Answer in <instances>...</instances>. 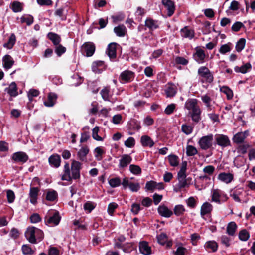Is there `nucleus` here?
<instances>
[{
    "label": "nucleus",
    "mask_w": 255,
    "mask_h": 255,
    "mask_svg": "<svg viewBox=\"0 0 255 255\" xmlns=\"http://www.w3.org/2000/svg\"><path fill=\"white\" fill-rule=\"evenodd\" d=\"M24 234L26 239L31 244H37L42 241L44 237L42 230L34 226L28 227Z\"/></svg>",
    "instance_id": "1"
},
{
    "label": "nucleus",
    "mask_w": 255,
    "mask_h": 255,
    "mask_svg": "<svg viewBox=\"0 0 255 255\" xmlns=\"http://www.w3.org/2000/svg\"><path fill=\"white\" fill-rule=\"evenodd\" d=\"M59 213L56 210H49L44 217L45 224L49 226H57L61 220Z\"/></svg>",
    "instance_id": "2"
},
{
    "label": "nucleus",
    "mask_w": 255,
    "mask_h": 255,
    "mask_svg": "<svg viewBox=\"0 0 255 255\" xmlns=\"http://www.w3.org/2000/svg\"><path fill=\"white\" fill-rule=\"evenodd\" d=\"M213 140V135L209 134L200 138L198 142V144L201 149L206 150L212 147Z\"/></svg>",
    "instance_id": "3"
},
{
    "label": "nucleus",
    "mask_w": 255,
    "mask_h": 255,
    "mask_svg": "<svg viewBox=\"0 0 255 255\" xmlns=\"http://www.w3.org/2000/svg\"><path fill=\"white\" fill-rule=\"evenodd\" d=\"M198 74L203 78L207 83H211L214 80L213 74L206 66L200 67L198 70Z\"/></svg>",
    "instance_id": "4"
},
{
    "label": "nucleus",
    "mask_w": 255,
    "mask_h": 255,
    "mask_svg": "<svg viewBox=\"0 0 255 255\" xmlns=\"http://www.w3.org/2000/svg\"><path fill=\"white\" fill-rule=\"evenodd\" d=\"M215 144L224 148L231 145L230 140L227 135L224 134H216L215 136Z\"/></svg>",
    "instance_id": "5"
},
{
    "label": "nucleus",
    "mask_w": 255,
    "mask_h": 255,
    "mask_svg": "<svg viewBox=\"0 0 255 255\" xmlns=\"http://www.w3.org/2000/svg\"><path fill=\"white\" fill-rule=\"evenodd\" d=\"M11 158L13 163L24 164L28 160L29 157L25 152L18 151L13 153Z\"/></svg>",
    "instance_id": "6"
},
{
    "label": "nucleus",
    "mask_w": 255,
    "mask_h": 255,
    "mask_svg": "<svg viewBox=\"0 0 255 255\" xmlns=\"http://www.w3.org/2000/svg\"><path fill=\"white\" fill-rule=\"evenodd\" d=\"M135 76L134 72L126 70L121 73L119 80L122 83H128L132 82L134 80Z\"/></svg>",
    "instance_id": "7"
},
{
    "label": "nucleus",
    "mask_w": 255,
    "mask_h": 255,
    "mask_svg": "<svg viewBox=\"0 0 255 255\" xmlns=\"http://www.w3.org/2000/svg\"><path fill=\"white\" fill-rule=\"evenodd\" d=\"M81 163L77 161L73 160L71 163V174L72 179L77 180L80 178V169Z\"/></svg>",
    "instance_id": "8"
},
{
    "label": "nucleus",
    "mask_w": 255,
    "mask_h": 255,
    "mask_svg": "<svg viewBox=\"0 0 255 255\" xmlns=\"http://www.w3.org/2000/svg\"><path fill=\"white\" fill-rule=\"evenodd\" d=\"M82 49L87 57L92 56L95 51V44L91 42H85L82 46Z\"/></svg>",
    "instance_id": "9"
},
{
    "label": "nucleus",
    "mask_w": 255,
    "mask_h": 255,
    "mask_svg": "<svg viewBox=\"0 0 255 255\" xmlns=\"http://www.w3.org/2000/svg\"><path fill=\"white\" fill-rule=\"evenodd\" d=\"M162 3L167 11V15L171 17L175 10V3L172 0H162Z\"/></svg>",
    "instance_id": "10"
},
{
    "label": "nucleus",
    "mask_w": 255,
    "mask_h": 255,
    "mask_svg": "<svg viewBox=\"0 0 255 255\" xmlns=\"http://www.w3.org/2000/svg\"><path fill=\"white\" fill-rule=\"evenodd\" d=\"M117 43H111L107 47L106 53L112 61H115L117 57Z\"/></svg>",
    "instance_id": "11"
},
{
    "label": "nucleus",
    "mask_w": 255,
    "mask_h": 255,
    "mask_svg": "<svg viewBox=\"0 0 255 255\" xmlns=\"http://www.w3.org/2000/svg\"><path fill=\"white\" fill-rule=\"evenodd\" d=\"M128 129L133 131L130 132L129 134L132 135L134 133L135 131H138L141 128L140 123L135 119H131L128 123L127 125Z\"/></svg>",
    "instance_id": "12"
},
{
    "label": "nucleus",
    "mask_w": 255,
    "mask_h": 255,
    "mask_svg": "<svg viewBox=\"0 0 255 255\" xmlns=\"http://www.w3.org/2000/svg\"><path fill=\"white\" fill-rule=\"evenodd\" d=\"M139 250L140 252L145 255L151 254V248L147 241H141L139 243Z\"/></svg>",
    "instance_id": "13"
},
{
    "label": "nucleus",
    "mask_w": 255,
    "mask_h": 255,
    "mask_svg": "<svg viewBox=\"0 0 255 255\" xmlns=\"http://www.w3.org/2000/svg\"><path fill=\"white\" fill-rule=\"evenodd\" d=\"M157 211L160 215L165 218L170 217L173 214V211L164 205L159 206Z\"/></svg>",
    "instance_id": "14"
},
{
    "label": "nucleus",
    "mask_w": 255,
    "mask_h": 255,
    "mask_svg": "<svg viewBox=\"0 0 255 255\" xmlns=\"http://www.w3.org/2000/svg\"><path fill=\"white\" fill-rule=\"evenodd\" d=\"M165 92L167 97H173L177 93V87L173 83L168 82L165 86Z\"/></svg>",
    "instance_id": "15"
},
{
    "label": "nucleus",
    "mask_w": 255,
    "mask_h": 255,
    "mask_svg": "<svg viewBox=\"0 0 255 255\" xmlns=\"http://www.w3.org/2000/svg\"><path fill=\"white\" fill-rule=\"evenodd\" d=\"M3 67L5 70L10 69L14 64L13 58L8 54L4 55L2 58Z\"/></svg>",
    "instance_id": "16"
},
{
    "label": "nucleus",
    "mask_w": 255,
    "mask_h": 255,
    "mask_svg": "<svg viewBox=\"0 0 255 255\" xmlns=\"http://www.w3.org/2000/svg\"><path fill=\"white\" fill-rule=\"evenodd\" d=\"M145 26L148 28L150 32H152L159 28L158 21L148 17L145 21Z\"/></svg>",
    "instance_id": "17"
},
{
    "label": "nucleus",
    "mask_w": 255,
    "mask_h": 255,
    "mask_svg": "<svg viewBox=\"0 0 255 255\" xmlns=\"http://www.w3.org/2000/svg\"><path fill=\"white\" fill-rule=\"evenodd\" d=\"M48 162L51 166L58 168L60 166L61 157L57 154H52L49 157Z\"/></svg>",
    "instance_id": "18"
},
{
    "label": "nucleus",
    "mask_w": 255,
    "mask_h": 255,
    "mask_svg": "<svg viewBox=\"0 0 255 255\" xmlns=\"http://www.w3.org/2000/svg\"><path fill=\"white\" fill-rule=\"evenodd\" d=\"M132 161V157L128 154H123L119 161V167L124 168L128 166V165Z\"/></svg>",
    "instance_id": "19"
},
{
    "label": "nucleus",
    "mask_w": 255,
    "mask_h": 255,
    "mask_svg": "<svg viewBox=\"0 0 255 255\" xmlns=\"http://www.w3.org/2000/svg\"><path fill=\"white\" fill-rule=\"evenodd\" d=\"M201 110L199 107L193 109L189 112L192 120L195 123H198L201 119Z\"/></svg>",
    "instance_id": "20"
},
{
    "label": "nucleus",
    "mask_w": 255,
    "mask_h": 255,
    "mask_svg": "<svg viewBox=\"0 0 255 255\" xmlns=\"http://www.w3.org/2000/svg\"><path fill=\"white\" fill-rule=\"evenodd\" d=\"M205 250L208 252H216L218 248V243L214 241H209L205 243L204 246Z\"/></svg>",
    "instance_id": "21"
},
{
    "label": "nucleus",
    "mask_w": 255,
    "mask_h": 255,
    "mask_svg": "<svg viewBox=\"0 0 255 255\" xmlns=\"http://www.w3.org/2000/svg\"><path fill=\"white\" fill-rule=\"evenodd\" d=\"M17 87L15 82H12L9 86L4 90L11 97H15L18 94Z\"/></svg>",
    "instance_id": "22"
},
{
    "label": "nucleus",
    "mask_w": 255,
    "mask_h": 255,
    "mask_svg": "<svg viewBox=\"0 0 255 255\" xmlns=\"http://www.w3.org/2000/svg\"><path fill=\"white\" fill-rule=\"evenodd\" d=\"M105 63L103 61H97L93 62L92 70L95 73H100L105 68Z\"/></svg>",
    "instance_id": "23"
},
{
    "label": "nucleus",
    "mask_w": 255,
    "mask_h": 255,
    "mask_svg": "<svg viewBox=\"0 0 255 255\" xmlns=\"http://www.w3.org/2000/svg\"><path fill=\"white\" fill-rule=\"evenodd\" d=\"M234 175L230 173L222 172L218 175V179L227 184L230 183L233 180Z\"/></svg>",
    "instance_id": "24"
},
{
    "label": "nucleus",
    "mask_w": 255,
    "mask_h": 255,
    "mask_svg": "<svg viewBox=\"0 0 255 255\" xmlns=\"http://www.w3.org/2000/svg\"><path fill=\"white\" fill-rule=\"evenodd\" d=\"M61 180L63 181L66 180L72 182V178L70 175V170L69 168V164L66 162L64 166V174L62 176Z\"/></svg>",
    "instance_id": "25"
},
{
    "label": "nucleus",
    "mask_w": 255,
    "mask_h": 255,
    "mask_svg": "<svg viewBox=\"0 0 255 255\" xmlns=\"http://www.w3.org/2000/svg\"><path fill=\"white\" fill-rule=\"evenodd\" d=\"M196 53L194 54L195 59L199 63H202L206 57L204 51L201 48H196Z\"/></svg>",
    "instance_id": "26"
},
{
    "label": "nucleus",
    "mask_w": 255,
    "mask_h": 255,
    "mask_svg": "<svg viewBox=\"0 0 255 255\" xmlns=\"http://www.w3.org/2000/svg\"><path fill=\"white\" fill-rule=\"evenodd\" d=\"M212 205L210 203L207 202L204 203L201 207V216L203 217L205 215L210 213L212 211Z\"/></svg>",
    "instance_id": "27"
},
{
    "label": "nucleus",
    "mask_w": 255,
    "mask_h": 255,
    "mask_svg": "<svg viewBox=\"0 0 255 255\" xmlns=\"http://www.w3.org/2000/svg\"><path fill=\"white\" fill-rule=\"evenodd\" d=\"M89 152V148L87 146H83L77 153V156L79 159L81 161H86V156Z\"/></svg>",
    "instance_id": "28"
},
{
    "label": "nucleus",
    "mask_w": 255,
    "mask_h": 255,
    "mask_svg": "<svg viewBox=\"0 0 255 255\" xmlns=\"http://www.w3.org/2000/svg\"><path fill=\"white\" fill-rule=\"evenodd\" d=\"M141 143L143 147H152L154 145V142L148 135H143L141 137Z\"/></svg>",
    "instance_id": "29"
},
{
    "label": "nucleus",
    "mask_w": 255,
    "mask_h": 255,
    "mask_svg": "<svg viewBox=\"0 0 255 255\" xmlns=\"http://www.w3.org/2000/svg\"><path fill=\"white\" fill-rule=\"evenodd\" d=\"M57 98V96L54 93H50L48 95L47 101L44 102V104L46 107H52L55 104V102Z\"/></svg>",
    "instance_id": "30"
},
{
    "label": "nucleus",
    "mask_w": 255,
    "mask_h": 255,
    "mask_svg": "<svg viewBox=\"0 0 255 255\" xmlns=\"http://www.w3.org/2000/svg\"><path fill=\"white\" fill-rule=\"evenodd\" d=\"M252 69V65L250 63H247L241 67L235 66L234 68V70L237 73H241L243 74L246 73L248 71Z\"/></svg>",
    "instance_id": "31"
},
{
    "label": "nucleus",
    "mask_w": 255,
    "mask_h": 255,
    "mask_svg": "<svg viewBox=\"0 0 255 255\" xmlns=\"http://www.w3.org/2000/svg\"><path fill=\"white\" fill-rule=\"evenodd\" d=\"M47 37L55 46L58 45L61 40V38L59 35L51 32L48 33Z\"/></svg>",
    "instance_id": "32"
},
{
    "label": "nucleus",
    "mask_w": 255,
    "mask_h": 255,
    "mask_svg": "<svg viewBox=\"0 0 255 255\" xmlns=\"http://www.w3.org/2000/svg\"><path fill=\"white\" fill-rule=\"evenodd\" d=\"M181 36L184 38L192 39L194 37V32L193 30H190L187 26H185L180 30Z\"/></svg>",
    "instance_id": "33"
},
{
    "label": "nucleus",
    "mask_w": 255,
    "mask_h": 255,
    "mask_svg": "<svg viewBox=\"0 0 255 255\" xmlns=\"http://www.w3.org/2000/svg\"><path fill=\"white\" fill-rule=\"evenodd\" d=\"M185 108L188 110L192 111L193 109L199 107L197 104V100L196 99H188L185 104Z\"/></svg>",
    "instance_id": "34"
},
{
    "label": "nucleus",
    "mask_w": 255,
    "mask_h": 255,
    "mask_svg": "<svg viewBox=\"0 0 255 255\" xmlns=\"http://www.w3.org/2000/svg\"><path fill=\"white\" fill-rule=\"evenodd\" d=\"M114 32L117 36L119 37H124L127 32V29L124 25L121 24L115 27Z\"/></svg>",
    "instance_id": "35"
},
{
    "label": "nucleus",
    "mask_w": 255,
    "mask_h": 255,
    "mask_svg": "<svg viewBox=\"0 0 255 255\" xmlns=\"http://www.w3.org/2000/svg\"><path fill=\"white\" fill-rule=\"evenodd\" d=\"M192 180V178L190 177H188L186 179L179 180V183L177 185V187H175L174 188V191L176 192L179 191L181 189L185 187H188L189 185V183H188V179Z\"/></svg>",
    "instance_id": "36"
},
{
    "label": "nucleus",
    "mask_w": 255,
    "mask_h": 255,
    "mask_svg": "<svg viewBox=\"0 0 255 255\" xmlns=\"http://www.w3.org/2000/svg\"><path fill=\"white\" fill-rule=\"evenodd\" d=\"M237 229V225L235 222H230L228 223L227 229L226 233L230 236H233L235 235V232Z\"/></svg>",
    "instance_id": "37"
},
{
    "label": "nucleus",
    "mask_w": 255,
    "mask_h": 255,
    "mask_svg": "<svg viewBox=\"0 0 255 255\" xmlns=\"http://www.w3.org/2000/svg\"><path fill=\"white\" fill-rule=\"evenodd\" d=\"M58 198V193L57 192L54 190H48L47 191L46 193L45 199L46 200L53 202L56 200Z\"/></svg>",
    "instance_id": "38"
},
{
    "label": "nucleus",
    "mask_w": 255,
    "mask_h": 255,
    "mask_svg": "<svg viewBox=\"0 0 255 255\" xmlns=\"http://www.w3.org/2000/svg\"><path fill=\"white\" fill-rule=\"evenodd\" d=\"M110 86L104 87L100 92V94L104 101H110Z\"/></svg>",
    "instance_id": "39"
},
{
    "label": "nucleus",
    "mask_w": 255,
    "mask_h": 255,
    "mask_svg": "<svg viewBox=\"0 0 255 255\" xmlns=\"http://www.w3.org/2000/svg\"><path fill=\"white\" fill-rule=\"evenodd\" d=\"M167 157L171 166L176 167L179 165V158L178 156L174 154H170Z\"/></svg>",
    "instance_id": "40"
},
{
    "label": "nucleus",
    "mask_w": 255,
    "mask_h": 255,
    "mask_svg": "<svg viewBox=\"0 0 255 255\" xmlns=\"http://www.w3.org/2000/svg\"><path fill=\"white\" fill-rule=\"evenodd\" d=\"M186 209L184 206L181 204L176 205L173 209V213L177 216H180L184 215Z\"/></svg>",
    "instance_id": "41"
},
{
    "label": "nucleus",
    "mask_w": 255,
    "mask_h": 255,
    "mask_svg": "<svg viewBox=\"0 0 255 255\" xmlns=\"http://www.w3.org/2000/svg\"><path fill=\"white\" fill-rule=\"evenodd\" d=\"M10 8L15 13L21 12L23 10L22 3L18 1H13L11 4Z\"/></svg>",
    "instance_id": "42"
},
{
    "label": "nucleus",
    "mask_w": 255,
    "mask_h": 255,
    "mask_svg": "<svg viewBox=\"0 0 255 255\" xmlns=\"http://www.w3.org/2000/svg\"><path fill=\"white\" fill-rule=\"evenodd\" d=\"M16 42V37L14 34H11L8 41L3 44V47L9 49L12 48Z\"/></svg>",
    "instance_id": "43"
},
{
    "label": "nucleus",
    "mask_w": 255,
    "mask_h": 255,
    "mask_svg": "<svg viewBox=\"0 0 255 255\" xmlns=\"http://www.w3.org/2000/svg\"><path fill=\"white\" fill-rule=\"evenodd\" d=\"M245 138L244 133H242V132H238L234 135L233 141L236 144H240L243 143Z\"/></svg>",
    "instance_id": "44"
},
{
    "label": "nucleus",
    "mask_w": 255,
    "mask_h": 255,
    "mask_svg": "<svg viewBox=\"0 0 255 255\" xmlns=\"http://www.w3.org/2000/svg\"><path fill=\"white\" fill-rule=\"evenodd\" d=\"M20 19L22 23H26L28 26L31 25L34 22L33 17L29 14L23 15Z\"/></svg>",
    "instance_id": "45"
},
{
    "label": "nucleus",
    "mask_w": 255,
    "mask_h": 255,
    "mask_svg": "<svg viewBox=\"0 0 255 255\" xmlns=\"http://www.w3.org/2000/svg\"><path fill=\"white\" fill-rule=\"evenodd\" d=\"M220 91L226 94L228 100L233 98V93L232 90L227 86H222L220 88Z\"/></svg>",
    "instance_id": "46"
},
{
    "label": "nucleus",
    "mask_w": 255,
    "mask_h": 255,
    "mask_svg": "<svg viewBox=\"0 0 255 255\" xmlns=\"http://www.w3.org/2000/svg\"><path fill=\"white\" fill-rule=\"evenodd\" d=\"M239 239L243 241H247L250 238V234L246 229H242L239 233Z\"/></svg>",
    "instance_id": "47"
},
{
    "label": "nucleus",
    "mask_w": 255,
    "mask_h": 255,
    "mask_svg": "<svg viewBox=\"0 0 255 255\" xmlns=\"http://www.w3.org/2000/svg\"><path fill=\"white\" fill-rule=\"evenodd\" d=\"M246 44V40L245 39L242 38H240L238 42L236 43L235 46L236 50L240 52H241L244 48H245Z\"/></svg>",
    "instance_id": "48"
},
{
    "label": "nucleus",
    "mask_w": 255,
    "mask_h": 255,
    "mask_svg": "<svg viewBox=\"0 0 255 255\" xmlns=\"http://www.w3.org/2000/svg\"><path fill=\"white\" fill-rule=\"evenodd\" d=\"M186 153L187 156H193L198 153V150L194 146L188 145L186 147Z\"/></svg>",
    "instance_id": "49"
},
{
    "label": "nucleus",
    "mask_w": 255,
    "mask_h": 255,
    "mask_svg": "<svg viewBox=\"0 0 255 255\" xmlns=\"http://www.w3.org/2000/svg\"><path fill=\"white\" fill-rule=\"evenodd\" d=\"M95 153V157L97 160L99 161L102 159V155L105 153L104 150L101 147H96L94 151Z\"/></svg>",
    "instance_id": "50"
},
{
    "label": "nucleus",
    "mask_w": 255,
    "mask_h": 255,
    "mask_svg": "<svg viewBox=\"0 0 255 255\" xmlns=\"http://www.w3.org/2000/svg\"><path fill=\"white\" fill-rule=\"evenodd\" d=\"M96 203L89 201L84 204L83 208L88 213H90L96 207Z\"/></svg>",
    "instance_id": "51"
},
{
    "label": "nucleus",
    "mask_w": 255,
    "mask_h": 255,
    "mask_svg": "<svg viewBox=\"0 0 255 255\" xmlns=\"http://www.w3.org/2000/svg\"><path fill=\"white\" fill-rule=\"evenodd\" d=\"M21 249L24 255H32L34 253V251L31 249L29 245H22Z\"/></svg>",
    "instance_id": "52"
},
{
    "label": "nucleus",
    "mask_w": 255,
    "mask_h": 255,
    "mask_svg": "<svg viewBox=\"0 0 255 255\" xmlns=\"http://www.w3.org/2000/svg\"><path fill=\"white\" fill-rule=\"evenodd\" d=\"M158 186L157 183L154 181H149L146 183L145 188L148 191L153 192L155 189H156Z\"/></svg>",
    "instance_id": "53"
},
{
    "label": "nucleus",
    "mask_w": 255,
    "mask_h": 255,
    "mask_svg": "<svg viewBox=\"0 0 255 255\" xmlns=\"http://www.w3.org/2000/svg\"><path fill=\"white\" fill-rule=\"evenodd\" d=\"M109 183L111 187L115 188L121 184V181L119 177H115L110 179L109 180Z\"/></svg>",
    "instance_id": "54"
},
{
    "label": "nucleus",
    "mask_w": 255,
    "mask_h": 255,
    "mask_svg": "<svg viewBox=\"0 0 255 255\" xmlns=\"http://www.w3.org/2000/svg\"><path fill=\"white\" fill-rule=\"evenodd\" d=\"M231 45L232 43L230 42L221 45L220 49H219L220 53L222 54H225L226 53L230 52L231 50Z\"/></svg>",
    "instance_id": "55"
},
{
    "label": "nucleus",
    "mask_w": 255,
    "mask_h": 255,
    "mask_svg": "<svg viewBox=\"0 0 255 255\" xmlns=\"http://www.w3.org/2000/svg\"><path fill=\"white\" fill-rule=\"evenodd\" d=\"M143 209V208L141 207L140 205L137 203H133L131 206V212L133 215H137L139 211Z\"/></svg>",
    "instance_id": "56"
},
{
    "label": "nucleus",
    "mask_w": 255,
    "mask_h": 255,
    "mask_svg": "<svg viewBox=\"0 0 255 255\" xmlns=\"http://www.w3.org/2000/svg\"><path fill=\"white\" fill-rule=\"evenodd\" d=\"M157 239L159 244L164 245L168 240V236L166 233H161L157 236Z\"/></svg>",
    "instance_id": "57"
},
{
    "label": "nucleus",
    "mask_w": 255,
    "mask_h": 255,
    "mask_svg": "<svg viewBox=\"0 0 255 255\" xmlns=\"http://www.w3.org/2000/svg\"><path fill=\"white\" fill-rule=\"evenodd\" d=\"M129 171L134 175H139L142 172L141 168L138 165L134 164L130 165Z\"/></svg>",
    "instance_id": "58"
},
{
    "label": "nucleus",
    "mask_w": 255,
    "mask_h": 255,
    "mask_svg": "<svg viewBox=\"0 0 255 255\" xmlns=\"http://www.w3.org/2000/svg\"><path fill=\"white\" fill-rule=\"evenodd\" d=\"M99 131V128L96 126L92 129V137L94 139L97 141H103V138L98 135V132Z\"/></svg>",
    "instance_id": "59"
},
{
    "label": "nucleus",
    "mask_w": 255,
    "mask_h": 255,
    "mask_svg": "<svg viewBox=\"0 0 255 255\" xmlns=\"http://www.w3.org/2000/svg\"><path fill=\"white\" fill-rule=\"evenodd\" d=\"M193 130V127L187 125L186 124H183L181 126V130L183 132H184L186 135H189L191 134Z\"/></svg>",
    "instance_id": "60"
},
{
    "label": "nucleus",
    "mask_w": 255,
    "mask_h": 255,
    "mask_svg": "<svg viewBox=\"0 0 255 255\" xmlns=\"http://www.w3.org/2000/svg\"><path fill=\"white\" fill-rule=\"evenodd\" d=\"M125 17V15L123 13H119L115 15H112L111 16L114 23H117L118 22L123 21Z\"/></svg>",
    "instance_id": "61"
},
{
    "label": "nucleus",
    "mask_w": 255,
    "mask_h": 255,
    "mask_svg": "<svg viewBox=\"0 0 255 255\" xmlns=\"http://www.w3.org/2000/svg\"><path fill=\"white\" fill-rule=\"evenodd\" d=\"M118 207L117 203L115 202L110 203L108 206L107 212L110 215H112L116 209Z\"/></svg>",
    "instance_id": "62"
},
{
    "label": "nucleus",
    "mask_w": 255,
    "mask_h": 255,
    "mask_svg": "<svg viewBox=\"0 0 255 255\" xmlns=\"http://www.w3.org/2000/svg\"><path fill=\"white\" fill-rule=\"evenodd\" d=\"M20 236V232L19 231L14 227L12 228L10 230L9 233V236L14 240H16L19 238Z\"/></svg>",
    "instance_id": "63"
},
{
    "label": "nucleus",
    "mask_w": 255,
    "mask_h": 255,
    "mask_svg": "<svg viewBox=\"0 0 255 255\" xmlns=\"http://www.w3.org/2000/svg\"><path fill=\"white\" fill-rule=\"evenodd\" d=\"M186 202L187 206L192 209L195 208L197 205V201L195 200V198L192 196L190 197L186 200Z\"/></svg>",
    "instance_id": "64"
}]
</instances>
